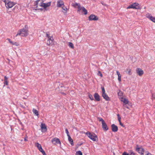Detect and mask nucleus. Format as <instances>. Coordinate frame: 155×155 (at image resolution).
Here are the masks:
<instances>
[{
  "label": "nucleus",
  "mask_w": 155,
  "mask_h": 155,
  "mask_svg": "<svg viewBox=\"0 0 155 155\" xmlns=\"http://www.w3.org/2000/svg\"><path fill=\"white\" fill-rule=\"evenodd\" d=\"M28 30L26 28H23L20 29L18 31L16 35L17 37L18 35H20L22 37H26L28 35Z\"/></svg>",
  "instance_id": "1"
},
{
  "label": "nucleus",
  "mask_w": 155,
  "mask_h": 155,
  "mask_svg": "<svg viewBox=\"0 0 155 155\" xmlns=\"http://www.w3.org/2000/svg\"><path fill=\"white\" fill-rule=\"evenodd\" d=\"M86 134L88 137L93 141H96L97 140V136L95 134L88 131L86 133Z\"/></svg>",
  "instance_id": "2"
},
{
  "label": "nucleus",
  "mask_w": 155,
  "mask_h": 155,
  "mask_svg": "<svg viewBox=\"0 0 155 155\" xmlns=\"http://www.w3.org/2000/svg\"><path fill=\"white\" fill-rule=\"evenodd\" d=\"M5 4L6 8H12L15 4L14 2L9 1V0H2Z\"/></svg>",
  "instance_id": "3"
},
{
  "label": "nucleus",
  "mask_w": 155,
  "mask_h": 155,
  "mask_svg": "<svg viewBox=\"0 0 155 155\" xmlns=\"http://www.w3.org/2000/svg\"><path fill=\"white\" fill-rule=\"evenodd\" d=\"M42 0V2L40 3L39 5L40 7H43L45 9L47 7H48L51 5V2H50L47 3H44L43 2V1Z\"/></svg>",
  "instance_id": "4"
},
{
  "label": "nucleus",
  "mask_w": 155,
  "mask_h": 155,
  "mask_svg": "<svg viewBox=\"0 0 155 155\" xmlns=\"http://www.w3.org/2000/svg\"><path fill=\"white\" fill-rule=\"evenodd\" d=\"M139 4L137 3H133L131 5L127 7V9L132 8L135 9H138L139 8Z\"/></svg>",
  "instance_id": "5"
},
{
  "label": "nucleus",
  "mask_w": 155,
  "mask_h": 155,
  "mask_svg": "<svg viewBox=\"0 0 155 155\" xmlns=\"http://www.w3.org/2000/svg\"><path fill=\"white\" fill-rule=\"evenodd\" d=\"M51 142L54 145L61 144V142L59 139L57 137L53 138L51 140Z\"/></svg>",
  "instance_id": "6"
},
{
  "label": "nucleus",
  "mask_w": 155,
  "mask_h": 155,
  "mask_svg": "<svg viewBox=\"0 0 155 155\" xmlns=\"http://www.w3.org/2000/svg\"><path fill=\"white\" fill-rule=\"evenodd\" d=\"M88 19L89 21H97L98 20V18L95 15L91 14L89 16Z\"/></svg>",
  "instance_id": "7"
},
{
  "label": "nucleus",
  "mask_w": 155,
  "mask_h": 155,
  "mask_svg": "<svg viewBox=\"0 0 155 155\" xmlns=\"http://www.w3.org/2000/svg\"><path fill=\"white\" fill-rule=\"evenodd\" d=\"M146 17L153 22L155 23V17L152 16L151 14H147L146 15Z\"/></svg>",
  "instance_id": "8"
},
{
  "label": "nucleus",
  "mask_w": 155,
  "mask_h": 155,
  "mask_svg": "<svg viewBox=\"0 0 155 155\" xmlns=\"http://www.w3.org/2000/svg\"><path fill=\"white\" fill-rule=\"evenodd\" d=\"M137 73L139 76H142L143 74V71L140 68H137L136 70Z\"/></svg>",
  "instance_id": "9"
},
{
  "label": "nucleus",
  "mask_w": 155,
  "mask_h": 155,
  "mask_svg": "<svg viewBox=\"0 0 155 155\" xmlns=\"http://www.w3.org/2000/svg\"><path fill=\"white\" fill-rule=\"evenodd\" d=\"M111 127L112 131L115 132L117 131L118 130V127L114 124L111 125Z\"/></svg>",
  "instance_id": "10"
},
{
  "label": "nucleus",
  "mask_w": 155,
  "mask_h": 155,
  "mask_svg": "<svg viewBox=\"0 0 155 155\" xmlns=\"http://www.w3.org/2000/svg\"><path fill=\"white\" fill-rule=\"evenodd\" d=\"M64 5V2L61 0L58 1L57 2V6L58 7H61Z\"/></svg>",
  "instance_id": "11"
},
{
  "label": "nucleus",
  "mask_w": 155,
  "mask_h": 155,
  "mask_svg": "<svg viewBox=\"0 0 155 155\" xmlns=\"http://www.w3.org/2000/svg\"><path fill=\"white\" fill-rule=\"evenodd\" d=\"M136 151L141 154H143L144 152V149L138 147L136 148Z\"/></svg>",
  "instance_id": "12"
},
{
  "label": "nucleus",
  "mask_w": 155,
  "mask_h": 155,
  "mask_svg": "<svg viewBox=\"0 0 155 155\" xmlns=\"http://www.w3.org/2000/svg\"><path fill=\"white\" fill-rule=\"evenodd\" d=\"M80 10H82V12H84V14L85 15H86L87 14V10L84 7L82 6L81 7L80 9L78 10V11H80Z\"/></svg>",
  "instance_id": "13"
},
{
  "label": "nucleus",
  "mask_w": 155,
  "mask_h": 155,
  "mask_svg": "<svg viewBox=\"0 0 155 155\" xmlns=\"http://www.w3.org/2000/svg\"><path fill=\"white\" fill-rule=\"evenodd\" d=\"M94 97L96 101H100V96L98 93H95L94 94Z\"/></svg>",
  "instance_id": "14"
},
{
  "label": "nucleus",
  "mask_w": 155,
  "mask_h": 155,
  "mask_svg": "<svg viewBox=\"0 0 155 155\" xmlns=\"http://www.w3.org/2000/svg\"><path fill=\"white\" fill-rule=\"evenodd\" d=\"M41 128L42 132H46L47 129L46 125L45 124H42L41 125Z\"/></svg>",
  "instance_id": "15"
},
{
  "label": "nucleus",
  "mask_w": 155,
  "mask_h": 155,
  "mask_svg": "<svg viewBox=\"0 0 155 155\" xmlns=\"http://www.w3.org/2000/svg\"><path fill=\"white\" fill-rule=\"evenodd\" d=\"M102 127L104 130L107 131L108 129V127L105 122L102 124Z\"/></svg>",
  "instance_id": "16"
},
{
  "label": "nucleus",
  "mask_w": 155,
  "mask_h": 155,
  "mask_svg": "<svg viewBox=\"0 0 155 155\" xmlns=\"http://www.w3.org/2000/svg\"><path fill=\"white\" fill-rule=\"evenodd\" d=\"M102 96L104 98L106 101H108L110 100V98L105 93L104 94H102Z\"/></svg>",
  "instance_id": "17"
},
{
  "label": "nucleus",
  "mask_w": 155,
  "mask_h": 155,
  "mask_svg": "<svg viewBox=\"0 0 155 155\" xmlns=\"http://www.w3.org/2000/svg\"><path fill=\"white\" fill-rule=\"evenodd\" d=\"M53 38L52 37L50 36V37L48 38V40L49 41V43L47 42V44L48 45H50L51 43H52L53 41Z\"/></svg>",
  "instance_id": "18"
},
{
  "label": "nucleus",
  "mask_w": 155,
  "mask_h": 155,
  "mask_svg": "<svg viewBox=\"0 0 155 155\" xmlns=\"http://www.w3.org/2000/svg\"><path fill=\"white\" fill-rule=\"evenodd\" d=\"M68 140L69 141L70 143L72 145H74V143H73V141L72 139L71 138L70 136H68Z\"/></svg>",
  "instance_id": "19"
},
{
  "label": "nucleus",
  "mask_w": 155,
  "mask_h": 155,
  "mask_svg": "<svg viewBox=\"0 0 155 155\" xmlns=\"http://www.w3.org/2000/svg\"><path fill=\"white\" fill-rule=\"evenodd\" d=\"M73 6L75 8L76 7V6H77L78 10L80 9V8L81 7L80 4L79 3H77L74 4Z\"/></svg>",
  "instance_id": "20"
},
{
  "label": "nucleus",
  "mask_w": 155,
  "mask_h": 155,
  "mask_svg": "<svg viewBox=\"0 0 155 155\" xmlns=\"http://www.w3.org/2000/svg\"><path fill=\"white\" fill-rule=\"evenodd\" d=\"M63 10L62 12L64 14L66 13L67 11V8L66 7H65L64 5L62 7Z\"/></svg>",
  "instance_id": "21"
},
{
  "label": "nucleus",
  "mask_w": 155,
  "mask_h": 155,
  "mask_svg": "<svg viewBox=\"0 0 155 155\" xmlns=\"http://www.w3.org/2000/svg\"><path fill=\"white\" fill-rule=\"evenodd\" d=\"M32 112L35 115L38 116L39 115L38 111L35 108H33L32 109Z\"/></svg>",
  "instance_id": "22"
},
{
  "label": "nucleus",
  "mask_w": 155,
  "mask_h": 155,
  "mask_svg": "<svg viewBox=\"0 0 155 155\" xmlns=\"http://www.w3.org/2000/svg\"><path fill=\"white\" fill-rule=\"evenodd\" d=\"M126 72L129 75H131L132 74L131 70L129 68H127L126 70Z\"/></svg>",
  "instance_id": "23"
},
{
  "label": "nucleus",
  "mask_w": 155,
  "mask_h": 155,
  "mask_svg": "<svg viewBox=\"0 0 155 155\" xmlns=\"http://www.w3.org/2000/svg\"><path fill=\"white\" fill-rule=\"evenodd\" d=\"M7 79H8V78L6 76H5L4 77V85H8V81H7Z\"/></svg>",
  "instance_id": "24"
},
{
  "label": "nucleus",
  "mask_w": 155,
  "mask_h": 155,
  "mask_svg": "<svg viewBox=\"0 0 155 155\" xmlns=\"http://www.w3.org/2000/svg\"><path fill=\"white\" fill-rule=\"evenodd\" d=\"M35 146L37 147L39 150L41 148H42L41 145L38 142L35 143Z\"/></svg>",
  "instance_id": "25"
},
{
  "label": "nucleus",
  "mask_w": 155,
  "mask_h": 155,
  "mask_svg": "<svg viewBox=\"0 0 155 155\" xmlns=\"http://www.w3.org/2000/svg\"><path fill=\"white\" fill-rule=\"evenodd\" d=\"M42 153L43 155H46L45 151L43 150L42 148H40V149L39 150Z\"/></svg>",
  "instance_id": "26"
},
{
  "label": "nucleus",
  "mask_w": 155,
  "mask_h": 155,
  "mask_svg": "<svg viewBox=\"0 0 155 155\" xmlns=\"http://www.w3.org/2000/svg\"><path fill=\"white\" fill-rule=\"evenodd\" d=\"M122 101L125 104H127L128 103V101L127 99L126 98H124Z\"/></svg>",
  "instance_id": "27"
},
{
  "label": "nucleus",
  "mask_w": 155,
  "mask_h": 155,
  "mask_svg": "<svg viewBox=\"0 0 155 155\" xmlns=\"http://www.w3.org/2000/svg\"><path fill=\"white\" fill-rule=\"evenodd\" d=\"M69 46L70 47L72 48H74V46L73 44L71 42L69 43Z\"/></svg>",
  "instance_id": "28"
},
{
  "label": "nucleus",
  "mask_w": 155,
  "mask_h": 155,
  "mask_svg": "<svg viewBox=\"0 0 155 155\" xmlns=\"http://www.w3.org/2000/svg\"><path fill=\"white\" fill-rule=\"evenodd\" d=\"M98 119L99 121H101L102 124L103 123H104L105 122L104 120L101 118V117H98Z\"/></svg>",
  "instance_id": "29"
},
{
  "label": "nucleus",
  "mask_w": 155,
  "mask_h": 155,
  "mask_svg": "<svg viewBox=\"0 0 155 155\" xmlns=\"http://www.w3.org/2000/svg\"><path fill=\"white\" fill-rule=\"evenodd\" d=\"M76 155H82V153L81 151H78L76 152Z\"/></svg>",
  "instance_id": "30"
},
{
  "label": "nucleus",
  "mask_w": 155,
  "mask_h": 155,
  "mask_svg": "<svg viewBox=\"0 0 155 155\" xmlns=\"http://www.w3.org/2000/svg\"><path fill=\"white\" fill-rule=\"evenodd\" d=\"M101 88L102 91V94H104L105 93V90L103 86H102L101 87Z\"/></svg>",
  "instance_id": "31"
},
{
  "label": "nucleus",
  "mask_w": 155,
  "mask_h": 155,
  "mask_svg": "<svg viewBox=\"0 0 155 155\" xmlns=\"http://www.w3.org/2000/svg\"><path fill=\"white\" fill-rule=\"evenodd\" d=\"M89 98L91 100H94V98L93 97L92 95L91 94H89L88 95Z\"/></svg>",
  "instance_id": "32"
},
{
  "label": "nucleus",
  "mask_w": 155,
  "mask_h": 155,
  "mask_svg": "<svg viewBox=\"0 0 155 155\" xmlns=\"http://www.w3.org/2000/svg\"><path fill=\"white\" fill-rule=\"evenodd\" d=\"M118 94L119 96H122L123 94L121 91L119 90V92H118Z\"/></svg>",
  "instance_id": "33"
},
{
  "label": "nucleus",
  "mask_w": 155,
  "mask_h": 155,
  "mask_svg": "<svg viewBox=\"0 0 155 155\" xmlns=\"http://www.w3.org/2000/svg\"><path fill=\"white\" fill-rule=\"evenodd\" d=\"M65 132H66V133L67 134V136H69L70 135H69V132L68 130V129H67V128H66L65 129Z\"/></svg>",
  "instance_id": "34"
},
{
  "label": "nucleus",
  "mask_w": 155,
  "mask_h": 155,
  "mask_svg": "<svg viewBox=\"0 0 155 155\" xmlns=\"http://www.w3.org/2000/svg\"><path fill=\"white\" fill-rule=\"evenodd\" d=\"M117 116L118 117V121L119 122H120L121 121V118L120 117V116L119 115V114H118L117 115Z\"/></svg>",
  "instance_id": "35"
},
{
  "label": "nucleus",
  "mask_w": 155,
  "mask_h": 155,
  "mask_svg": "<svg viewBox=\"0 0 155 155\" xmlns=\"http://www.w3.org/2000/svg\"><path fill=\"white\" fill-rule=\"evenodd\" d=\"M7 40H8V41H9V43H11V44H12H12H13V42H12V41H11V40L10 39H9V38H7Z\"/></svg>",
  "instance_id": "36"
},
{
  "label": "nucleus",
  "mask_w": 155,
  "mask_h": 155,
  "mask_svg": "<svg viewBox=\"0 0 155 155\" xmlns=\"http://www.w3.org/2000/svg\"><path fill=\"white\" fill-rule=\"evenodd\" d=\"M129 155H135L133 152L132 151H130L129 152Z\"/></svg>",
  "instance_id": "37"
},
{
  "label": "nucleus",
  "mask_w": 155,
  "mask_h": 155,
  "mask_svg": "<svg viewBox=\"0 0 155 155\" xmlns=\"http://www.w3.org/2000/svg\"><path fill=\"white\" fill-rule=\"evenodd\" d=\"M118 79L119 82L121 81V75L118 76Z\"/></svg>",
  "instance_id": "38"
},
{
  "label": "nucleus",
  "mask_w": 155,
  "mask_h": 155,
  "mask_svg": "<svg viewBox=\"0 0 155 155\" xmlns=\"http://www.w3.org/2000/svg\"><path fill=\"white\" fill-rule=\"evenodd\" d=\"M101 3L104 6H107V5L104 2H101Z\"/></svg>",
  "instance_id": "39"
},
{
  "label": "nucleus",
  "mask_w": 155,
  "mask_h": 155,
  "mask_svg": "<svg viewBox=\"0 0 155 155\" xmlns=\"http://www.w3.org/2000/svg\"><path fill=\"white\" fill-rule=\"evenodd\" d=\"M98 75H100L101 77H102V74L100 71L98 72Z\"/></svg>",
  "instance_id": "40"
},
{
  "label": "nucleus",
  "mask_w": 155,
  "mask_h": 155,
  "mask_svg": "<svg viewBox=\"0 0 155 155\" xmlns=\"http://www.w3.org/2000/svg\"><path fill=\"white\" fill-rule=\"evenodd\" d=\"M116 73H117V74L118 75V76L121 75L120 74V72L118 71H116Z\"/></svg>",
  "instance_id": "41"
},
{
  "label": "nucleus",
  "mask_w": 155,
  "mask_h": 155,
  "mask_svg": "<svg viewBox=\"0 0 155 155\" xmlns=\"http://www.w3.org/2000/svg\"><path fill=\"white\" fill-rule=\"evenodd\" d=\"M122 155H129V154L128 153H127L126 152H124L123 153Z\"/></svg>",
  "instance_id": "42"
},
{
  "label": "nucleus",
  "mask_w": 155,
  "mask_h": 155,
  "mask_svg": "<svg viewBox=\"0 0 155 155\" xmlns=\"http://www.w3.org/2000/svg\"><path fill=\"white\" fill-rule=\"evenodd\" d=\"M152 96L153 98H154L155 99V93H153L152 94Z\"/></svg>",
  "instance_id": "43"
},
{
  "label": "nucleus",
  "mask_w": 155,
  "mask_h": 155,
  "mask_svg": "<svg viewBox=\"0 0 155 155\" xmlns=\"http://www.w3.org/2000/svg\"><path fill=\"white\" fill-rule=\"evenodd\" d=\"M119 122L120 124L122 127H124V126L123 124H122L121 122V121H120Z\"/></svg>",
  "instance_id": "44"
},
{
  "label": "nucleus",
  "mask_w": 155,
  "mask_h": 155,
  "mask_svg": "<svg viewBox=\"0 0 155 155\" xmlns=\"http://www.w3.org/2000/svg\"><path fill=\"white\" fill-rule=\"evenodd\" d=\"M12 45H15L17 46L18 43L16 42H13V44Z\"/></svg>",
  "instance_id": "45"
},
{
  "label": "nucleus",
  "mask_w": 155,
  "mask_h": 155,
  "mask_svg": "<svg viewBox=\"0 0 155 155\" xmlns=\"http://www.w3.org/2000/svg\"><path fill=\"white\" fill-rule=\"evenodd\" d=\"M50 36H49V35L47 33H46V37H47L48 38H49V37H50Z\"/></svg>",
  "instance_id": "46"
},
{
  "label": "nucleus",
  "mask_w": 155,
  "mask_h": 155,
  "mask_svg": "<svg viewBox=\"0 0 155 155\" xmlns=\"http://www.w3.org/2000/svg\"><path fill=\"white\" fill-rule=\"evenodd\" d=\"M27 137H26L25 138H24V141H28V140L27 139Z\"/></svg>",
  "instance_id": "47"
},
{
  "label": "nucleus",
  "mask_w": 155,
  "mask_h": 155,
  "mask_svg": "<svg viewBox=\"0 0 155 155\" xmlns=\"http://www.w3.org/2000/svg\"><path fill=\"white\" fill-rule=\"evenodd\" d=\"M146 155H151V154L150 153H147Z\"/></svg>",
  "instance_id": "48"
}]
</instances>
